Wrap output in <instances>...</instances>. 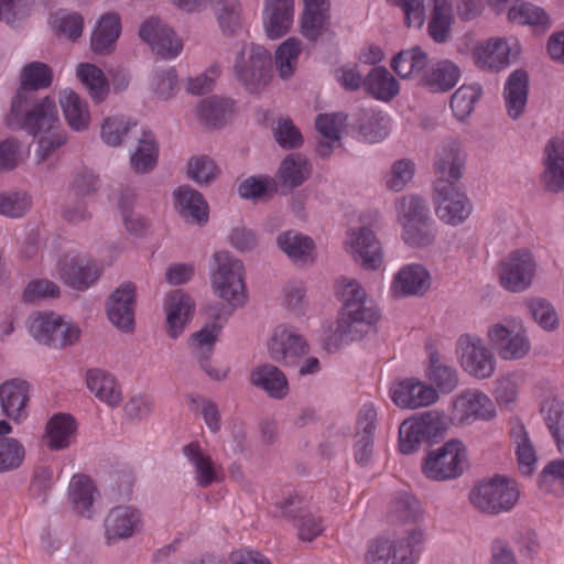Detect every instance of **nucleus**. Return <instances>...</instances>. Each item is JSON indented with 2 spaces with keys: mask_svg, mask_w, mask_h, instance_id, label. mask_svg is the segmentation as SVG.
Here are the masks:
<instances>
[{
  "mask_svg": "<svg viewBox=\"0 0 564 564\" xmlns=\"http://www.w3.org/2000/svg\"><path fill=\"white\" fill-rule=\"evenodd\" d=\"M341 297L343 308L333 336L337 345L361 339L375 328L380 318L378 308L357 281L349 280L345 284Z\"/></svg>",
  "mask_w": 564,
  "mask_h": 564,
  "instance_id": "f257e3e1",
  "label": "nucleus"
},
{
  "mask_svg": "<svg viewBox=\"0 0 564 564\" xmlns=\"http://www.w3.org/2000/svg\"><path fill=\"white\" fill-rule=\"evenodd\" d=\"M4 122L10 130H25L34 137L53 132L59 127L55 99L51 96L12 98Z\"/></svg>",
  "mask_w": 564,
  "mask_h": 564,
  "instance_id": "f03ea898",
  "label": "nucleus"
},
{
  "mask_svg": "<svg viewBox=\"0 0 564 564\" xmlns=\"http://www.w3.org/2000/svg\"><path fill=\"white\" fill-rule=\"evenodd\" d=\"M518 499L519 490L514 481L501 476L479 482L469 492L471 505L487 516L510 511Z\"/></svg>",
  "mask_w": 564,
  "mask_h": 564,
  "instance_id": "7ed1b4c3",
  "label": "nucleus"
},
{
  "mask_svg": "<svg viewBox=\"0 0 564 564\" xmlns=\"http://www.w3.org/2000/svg\"><path fill=\"white\" fill-rule=\"evenodd\" d=\"M216 269L212 272L214 293L234 306L246 303V290L242 279L243 264L229 252L220 251L214 254Z\"/></svg>",
  "mask_w": 564,
  "mask_h": 564,
  "instance_id": "20e7f679",
  "label": "nucleus"
},
{
  "mask_svg": "<svg viewBox=\"0 0 564 564\" xmlns=\"http://www.w3.org/2000/svg\"><path fill=\"white\" fill-rule=\"evenodd\" d=\"M446 427L445 415L437 411L404 420L399 427V451L404 455L413 454L422 443L436 442Z\"/></svg>",
  "mask_w": 564,
  "mask_h": 564,
  "instance_id": "39448f33",
  "label": "nucleus"
},
{
  "mask_svg": "<svg viewBox=\"0 0 564 564\" xmlns=\"http://www.w3.org/2000/svg\"><path fill=\"white\" fill-rule=\"evenodd\" d=\"M467 468L466 447L456 438L449 440L441 447L431 451L422 463V471L425 477L436 481L457 478Z\"/></svg>",
  "mask_w": 564,
  "mask_h": 564,
  "instance_id": "423d86ee",
  "label": "nucleus"
},
{
  "mask_svg": "<svg viewBox=\"0 0 564 564\" xmlns=\"http://www.w3.org/2000/svg\"><path fill=\"white\" fill-rule=\"evenodd\" d=\"M235 75L238 82L251 94L261 91L272 77V59L268 50L252 44L246 58V50L237 54Z\"/></svg>",
  "mask_w": 564,
  "mask_h": 564,
  "instance_id": "0eeeda50",
  "label": "nucleus"
},
{
  "mask_svg": "<svg viewBox=\"0 0 564 564\" xmlns=\"http://www.w3.org/2000/svg\"><path fill=\"white\" fill-rule=\"evenodd\" d=\"M29 330L37 343L55 349L74 345L80 335L78 327L65 322L53 312L31 316Z\"/></svg>",
  "mask_w": 564,
  "mask_h": 564,
  "instance_id": "6e6552de",
  "label": "nucleus"
},
{
  "mask_svg": "<svg viewBox=\"0 0 564 564\" xmlns=\"http://www.w3.org/2000/svg\"><path fill=\"white\" fill-rule=\"evenodd\" d=\"M433 198L436 215L447 225H462L473 212V204L466 193L448 180H436Z\"/></svg>",
  "mask_w": 564,
  "mask_h": 564,
  "instance_id": "1a4fd4ad",
  "label": "nucleus"
},
{
  "mask_svg": "<svg viewBox=\"0 0 564 564\" xmlns=\"http://www.w3.org/2000/svg\"><path fill=\"white\" fill-rule=\"evenodd\" d=\"M456 351L463 369L477 379L490 378L496 369L492 351L478 336L462 335L456 344Z\"/></svg>",
  "mask_w": 564,
  "mask_h": 564,
  "instance_id": "9d476101",
  "label": "nucleus"
},
{
  "mask_svg": "<svg viewBox=\"0 0 564 564\" xmlns=\"http://www.w3.org/2000/svg\"><path fill=\"white\" fill-rule=\"evenodd\" d=\"M101 268L84 254L64 256L58 261L61 280L70 289L84 292L101 276Z\"/></svg>",
  "mask_w": 564,
  "mask_h": 564,
  "instance_id": "9b49d317",
  "label": "nucleus"
},
{
  "mask_svg": "<svg viewBox=\"0 0 564 564\" xmlns=\"http://www.w3.org/2000/svg\"><path fill=\"white\" fill-rule=\"evenodd\" d=\"M534 271L535 262L529 251H513L500 263V284L510 292H522L531 285Z\"/></svg>",
  "mask_w": 564,
  "mask_h": 564,
  "instance_id": "f8f14e48",
  "label": "nucleus"
},
{
  "mask_svg": "<svg viewBox=\"0 0 564 564\" xmlns=\"http://www.w3.org/2000/svg\"><path fill=\"white\" fill-rule=\"evenodd\" d=\"M135 286L124 282L116 288L106 301L109 321L122 332H131L134 327Z\"/></svg>",
  "mask_w": 564,
  "mask_h": 564,
  "instance_id": "ddd939ff",
  "label": "nucleus"
},
{
  "mask_svg": "<svg viewBox=\"0 0 564 564\" xmlns=\"http://www.w3.org/2000/svg\"><path fill=\"white\" fill-rule=\"evenodd\" d=\"M139 36L153 52L165 58L177 56L183 47L173 30L155 17L149 18L140 25Z\"/></svg>",
  "mask_w": 564,
  "mask_h": 564,
  "instance_id": "4468645a",
  "label": "nucleus"
},
{
  "mask_svg": "<svg viewBox=\"0 0 564 564\" xmlns=\"http://www.w3.org/2000/svg\"><path fill=\"white\" fill-rule=\"evenodd\" d=\"M108 543L131 538L142 524L141 512L132 506L113 507L105 518Z\"/></svg>",
  "mask_w": 564,
  "mask_h": 564,
  "instance_id": "2eb2a0df",
  "label": "nucleus"
},
{
  "mask_svg": "<svg viewBox=\"0 0 564 564\" xmlns=\"http://www.w3.org/2000/svg\"><path fill=\"white\" fill-rule=\"evenodd\" d=\"M488 337L505 360H518L528 355L531 348L529 338L521 332H513L502 324H495L488 330Z\"/></svg>",
  "mask_w": 564,
  "mask_h": 564,
  "instance_id": "dca6fc26",
  "label": "nucleus"
},
{
  "mask_svg": "<svg viewBox=\"0 0 564 564\" xmlns=\"http://www.w3.org/2000/svg\"><path fill=\"white\" fill-rule=\"evenodd\" d=\"M268 347L271 358L284 366L294 365L297 358L308 352L306 340L288 328L276 329Z\"/></svg>",
  "mask_w": 564,
  "mask_h": 564,
  "instance_id": "f3484780",
  "label": "nucleus"
},
{
  "mask_svg": "<svg viewBox=\"0 0 564 564\" xmlns=\"http://www.w3.org/2000/svg\"><path fill=\"white\" fill-rule=\"evenodd\" d=\"M431 288V274L422 264L404 265L391 283L395 297L423 296Z\"/></svg>",
  "mask_w": 564,
  "mask_h": 564,
  "instance_id": "a211bd4d",
  "label": "nucleus"
},
{
  "mask_svg": "<svg viewBox=\"0 0 564 564\" xmlns=\"http://www.w3.org/2000/svg\"><path fill=\"white\" fill-rule=\"evenodd\" d=\"M465 159L460 142L457 139L444 140L435 154L434 169L436 174L440 175L437 180L445 178L457 183L463 176Z\"/></svg>",
  "mask_w": 564,
  "mask_h": 564,
  "instance_id": "6ab92c4d",
  "label": "nucleus"
},
{
  "mask_svg": "<svg viewBox=\"0 0 564 564\" xmlns=\"http://www.w3.org/2000/svg\"><path fill=\"white\" fill-rule=\"evenodd\" d=\"M301 33L310 42L316 43L329 29L330 3L328 0H303Z\"/></svg>",
  "mask_w": 564,
  "mask_h": 564,
  "instance_id": "aec40b11",
  "label": "nucleus"
},
{
  "mask_svg": "<svg viewBox=\"0 0 564 564\" xmlns=\"http://www.w3.org/2000/svg\"><path fill=\"white\" fill-rule=\"evenodd\" d=\"M391 398L400 408L416 409L432 404L438 395L432 387L415 379H404L391 389Z\"/></svg>",
  "mask_w": 564,
  "mask_h": 564,
  "instance_id": "412c9836",
  "label": "nucleus"
},
{
  "mask_svg": "<svg viewBox=\"0 0 564 564\" xmlns=\"http://www.w3.org/2000/svg\"><path fill=\"white\" fill-rule=\"evenodd\" d=\"M165 310L167 334L172 339H176L192 321L195 303L188 294L175 290L166 300Z\"/></svg>",
  "mask_w": 564,
  "mask_h": 564,
  "instance_id": "4be33fe9",
  "label": "nucleus"
},
{
  "mask_svg": "<svg viewBox=\"0 0 564 564\" xmlns=\"http://www.w3.org/2000/svg\"><path fill=\"white\" fill-rule=\"evenodd\" d=\"M294 17V0H265L263 26L272 40L284 36L291 29Z\"/></svg>",
  "mask_w": 564,
  "mask_h": 564,
  "instance_id": "5701e85b",
  "label": "nucleus"
},
{
  "mask_svg": "<svg viewBox=\"0 0 564 564\" xmlns=\"http://www.w3.org/2000/svg\"><path fill=\"white\" fill-rule=\"evenodd\" d=\"M351 248L355 261L366 270H376L383 262L382 246L376 234L367 227L351 235Z\"/></svg>",
  "mask_w": 564,
  "mask_h": 564,
  "instance_id": "b1692460",
  "label": "nucleus"
},
{
  "mask_svg": "<svg viewBox=\"0 0 564 564\" xmlns=\"http://www.w3.org/2000/svg\"><path fill=\"white\" fill-rule=\"evenodd\" d=\"M312 173V165L306 156L292 153L284 158L276 173L278 191L286 195L307 181Z\"/></svg>",
  "mask_w": 564,
  "mask_h": 564,
  "instance_id": "393cba45",
  "label": "nucleus"
},
{
  "mask_svg": "<svg viewBox=\"0 0 564 564\" xmlns=\"http://www.w3.org/2000/svg\"><path fill=\"white\" fill-rule=\"evenodd\" d=\"M29 391V382L19 378L7 380L1 383L0 405L2 412L14 421L25 417Z\"/></svg>",
  "mask_w": 564,
  "mask_h": 564,
  "instance_id": "a878e982",
  "label": "nucleus"
},
{
  "mask_svg": "<svg viewBox=\"0 0 564 564\" xmlns=\"http://www.w3.org/2000/svg\"><path fill=\"white\" fill-rule=\"evenodd\" d=\"M367 564H414L412 550L404 541L378 539L369 545Z\"/></svg>",
  "mask_w": 564,
  "mask_h": 564,
  "instance_id": "bb28decb",
  "label": "nucleus"
},
{
  "mask_svg": "<svg viewBox=\"0 0 564 564\" xmlns=\"http://www.w3.org/2000/svg\"><path fill=\"white\" fill-rule=\"evenodd\" d=\"M173 195L180 215L187 223L205 225L208 221V204L202 193L189 185H182Z\"/></svg>",
  "mask_w": 564,
  "mask_h": 564,
  "instance_id": "cd10ccee",
  "label": "nucleus"
},
{
  "mask_svg": "<svg viewBox=\"0 0 564 564\" xmlns=\"http://www.w3.org/2000/svg\"><path fill=\"white\" fill-rule=\"evenodd\" d=\"M529 83L528 72L523 68H518L509 75L505 84V105L508 116L513 120L519 119L525 110Z\"/></svg>",
  "mask_w": 564,
  "mask_h": 564,
  "instance_id": "c85d7f7f",
  "label": "nucleus"
},
{
  "mask_svg": "<svg viewBox=\"0 0 564 564\" xmlns=\"http://www.w3.org/2000/svg\"><path fill=\"white\" fill-rule=\"evenodd\" d=\"M544 171L542 181L545 189L552 193L564 191V143L560 138L549 141L544 150Z\"/></svg>",
  "mask_w": 564,
  "mask_h": 564,
  "instance_id": "c756f323",
  "label": "nucleus"
},
{
  "mask_svg": "<svg viewBox=\"0 0 564 564\" xmlns=\"http://www.w3.org/2000/svg\"><path fill=\"white\" fill-rule=\"evenodd\" d=\"M302 502L300 497L294 496L278 502V507L284 518L299 520L296 523L299 538L310 542L322 533L323 528L318 518L303 510Z\"/></svg>",
  "mask_w": 564,
  "mask_h": 564,
  "instance_id": "7c9ffc66",
  "label": "nucleus"
},
{
  "mask_svg": "<svg viewBox=\"0 0 564 564\" xmlns=\"http://www.w3.org/2000/svg\"><path fill=\"white\" fill-rule=\"evenodd\" d=\"M120 33V15L117 12H107L102 14L97 21L90 37L93 52L99 55H108L112 53Z\"/></svg>",
  "mask_w": 564,
  "mask_h": 564,
  "instance_id": "2f4dec72",
  "label": "nucleus"
},
{
  "mask_svg": "<svg viewBox=\"0 0 564 564\" xmlns=\"http://www.w3.org/2000/svg\"><path fill=\"white\" fill-rule=\"evenodd\" d=\"M276 245L295 264H312L315 260L314 240L299 231L288 230L280 234L276 238Z\"/></svg>",
  "mask_w": 564,
  "mask_h": 564,
  "instance_id": "473e14b6",
  "label": "nucleus"
},
{
  "mask_svg": "<svg viewBox=\"0 0 564 564\" xmlns=\"http://www.w3.org/2000/svg\"><path fill=\"white\" fill-rule=\"evenodd\" d=\"M133 141L137 147L130 155L131 169L138 174L150 173L155 169L159 159V144L154 134L141 129Z\"/></svg>",
  "mask_w": 564,
  "mask_h": 564,
  "instance_id": "72a5a7b5",
  "label": "nucleus"
},
{
  "mask_svg": "<svg viewBox=\"0 0 564 564\" xmlns=\"http://www.w3.org/2000/svg\"><path fill=\"white\" fill-rule=\"evenodd\" d=\"M53 82L52 68L42 62H31L21 72L20 86L13 98L35 97V91L48 88Z\"/></svg>",
  "mask_w": 564,
  "mask_h": 564,
  "instance_id": "f704fd0d",
  "label": "nucleus"
},
{
  "mask_svg": "<svg viewBox=\"0 0 564 564\" xmlns=\"http://www.w3.org/2000/svg\"><path fill=\"white\" fill-rule=\"evenodd\" d=\"M455 406L460 413L462 421L490 420L496 415L492 401L484 392L474 390L463 392Z\"/></svg>",
  "mask_w": 564,
  "mask_h": 564,
  "instance_id": "c9c22d12",
  "label": "nucleus"
},
{
  "mask_svg": "<svg viewBox=\"0 0 564 564\" xmlns=\"http://www.w3.org/2000/svg\"><path fill=\"white\" fill-rule=\"evenodd\" d=\"M219 330H214L210 325L206 324L200 330L192 334L191 349L194 357L199 362L200 368L213 379L220 380L221 376L218 370L212 368L209 359L214 352V346L218 339Z\"/></svg>",
  "mask_w": 564,
  "mask_h": 564,
  "instance_id": "e433bc0d",
  "label": "nucleus"
},
{
  "mask_svg": "<svg viewBox=\"0 0 564 564\" xmlns=\"http://www.w3.org/2000/svg\"><path fill=\"white\" fill-rule=\"evenodd\" d=\"M140 131L137 121L124 116H113L104 121L100 135L107 145L118 147L132 142Z\"/></svg>",
  "mask_w": 564,
  "mask_h": 564,
  "instance_id": "4c0bfd02",
  "label": "nucleus"
},
{
  "mask_svg": "<svg viewBox=\"0 0 564 564\" xmlns=\"http://www.w3.org/2000/svg\"><path fill=\"white\" fill-rule=\"evenodd\" d=\"M460 77L459 67L448 61L443 59L434 64L422 77V85L432 93H444L453 89Z\"/></svg>",
  "mask_w": 564,
  "mask_h": 564,
  "instance_id": "58836bf2",
  "label": "nucleus"
},
{
  "mask_svg": "<svg viewBox=\"0 0 564 564\" xmlns=\"http://www.w3.org/2000/svg\"><path fill=\"white\" fill-rule=\"evenodd\" d=\"M87 388L102 402L117 406L122 400L121 389L115 377L101 369H89L86 375Z\"/></svg>",
  "mask_w": 564,
  "mask_h": 564,
  "instance_id": "ea45409f",
  "label": "nucleus"
},
{
  "mask_svg": "<svg viewBox=\"0 0 564 564\" xmlns=\"http://www.w3.org/2000/svg\"><path fill=\"white\" fill-rule=\"evenodd\" d=\"M364 89L378 100L390 101L400 91L398 80L383 67H373L365 77Z\"/></svg>",
  "mask_w": 564,
  "mask_h": 564,
  "instance_id": "a19ab883",
  "label": "nucleus"
},
{
  "mask_svg": "<svg viewBox=\"0 0 564 564\" xmlns=\"http://www.w3.org/2000/svg\"><path fill=\"white\" fill-rule=\"evenodd\" d=\"M251 383L263 389L270 397L282 399L288 394L285 375L273 365H263L251 372Z\"/></svg>",
  "mask_w": 564,
  "mask_h": 564,
  "instance_id": "79ce46f5",
  "label": "nucleus"
},
{
  "mask_svg": "<svg viewBox=\"0 0 564 564\" xmlns=\"http://www.w3.org/2000/svg\"><path fill=\"white\" fill-rule=\"evenodd\" d=\"M96 487L93 481L84 475H75L69 484L68 498L73 509L80 516L90 519L94 514V495Z\"/></svg>",
  "mask_w": 564,
  "mask_h": 564,
  "instance_id": "37998d69",
  "label": "nucleus"
},
{
  "mask_svg": "<svg viewBox=\"0 0 564 564\" xmlns=\"http://www.w3.org/2000/svg\"><path fill=\"white\" fill-rule=\"evenodd\" d=\"M511 62V47L503 39H492L477 51V63L481 68L499 72Z\"/></svg>",
  "mask_w": 564,
  "mask_h": 564,
  "instance_id": "c03bdc74",
  "label": "nucleus"
},
{
  "mask_svg": "<svg viewBox=\"0 0 564 564\" xmlns=\"http://www.w3.org/2000/svg\"><path fill=\"white\" fill-rule=\"evenodd\" d=\"M59 104L68 126L75 131L87 128L89 111L87 104L74 90L64 89L59 95Z\"/></svg>",
  "mask_w": 564,
  "mask_h": 564,
  "instance_id": "a18cd8bd",
  "label": "nucleus"
},
{
  "mask_svg": "<svg viewBox=\"0 0 564 564\" xmlns=\"http://www.w3.org/2000/svg\"><path fill=\"white\" fill-rule=\"evenodd\" d=\"M75 432L76 423L72 415L65 413L55 414L46 424L48 448L53 451L67 448Z\"/></svg>",
  "mask_w": 564,
  "mask_h": 564,
  "instance_id": "49530a36",
  "label": "nucleus"
},
{
  "mask_svg": "<svg viewBox=\"0 0 564 564\" xmlns=\"http://www.w3.org/2000/svg\"><path fill=\"white\" fill-rule=\"evenodd\" d=\"M511 437L516 444V455L521 474L531 476L535 470L538 456L524 425L521 423L514 425L511 430Z\"/></svg>",
  "mask_w": 564,
  "mask_h": 564,
  "instance_id": "de8ad7c7",
  "label": "nucleus"
},
{
  "mask_svg": "<svg viewBox=\"0 0 564 564\" xmlns=\"http://www.w3.org/2000/svg\"><path fill=\"white\" fill-rule=\"evenodd\" d=\"M508 19L511 22L530 25L536 32H545L551 26L547 13L540 7L529 2L516 1L508 11Z\"/></svg>",
  "mask_w": 564,
  "mask_h": 564,
  "instance_id": "09e8293b",
  "label": "nucleus"
},
{
  "mask_svg": "<svg viewBox=\"0 0 564 564\" xmlns=\"http://www.w3.org/2000/svg\"><path fill=\"white\" fill-rule=\"evenodd\" d=\"M77 76L85 85L90 98L96 102H102L109 94V82L101 68L94 64L80 63L76 69Z\"/></svg>",
  "mask_w": 564,
  "mask_h": 564,
  "instance_id": "8fccbe9b",
  "label": "nucleus"
},
{
  "mask_svg": "<svg viewBox=\"0 0 564 564\" xmlns=\"http://www.w3.org/2000/svg\"><path fill=\"white\" fill-rule=\"evenodd\" d=\"M429 35L436 43H446L452 33V3L449 0H434Z\"/></svg>",
  "mask_w": 564,
  "mask_h": 564,
  "instance_id": "3c124183",
  "label": "nucleus"
},
{
  "mask_svg": "<svg viewBox=\"0 0 564 564\" xmlns=\"http://www.w3.org/2000/svg\"><path fill=\"white\" fill-rule=\"evenodd\" d=\"M429 56L420 46L401 51L391 61V68L401 78H409L426 68Z\"/></svg>",
  "mask_w": 564,
  "mask_h": 564,
  "instance_id": "603ef678",
  "label": "nucleus"
},
{
  "mask_svg": "<svg viewBox=\"0 0 564 564\" xmlns=\"http://www.w3.org/2000/svg\"><path fill=\"white\" fill-rule=\"evenodd\" d=\"M231 101L212 96L203 99L196 109L199 121L208 128L220 127L231 111Z\"/></svg>",
  "mask_w": 564,
  "mask_h": 564,
  "instance_id": "864d4df0",
  "label": "nucleus"
},
{
  "mask_svg": "<svg viewBox=\"0 0 564 564\" xmlns=\"http://www.w3.org/2000/svg\"><path fill=\"white\" fill-rule=\"evenodd\" d=\"M183 454L195 467L198 486L208 487L218 480L212 458L200 451L198 443L192 442L185 445Z\"/></svg>",
  "mask_w": 564,
  "mask_h": 564,
  "instance_id": "5fc2aeb1",
  "label": "nucleus"
},
{
  "mask_svg": "<svg viewBox=\"0 0 564 564\" xmlns=\"http://www.w3.org/2000/svg\"><path fill=\"white\" fill-rule=\"evenodd\" d=\"M541 413L557 451L564 455V403L558 399L546 400L542 404Z\"/></svg>",
  "mask_w": 564,
  "mask_h": 564,
  "instance_id": "6e6d98bb",
  "label": "nucleus"
},
{
  "mask_svg": "<svg viewBox=\"0 0 564 564\" xmlns=\"http://www.w3.org/2000/svg\"><path fill=\"white\" fill-rule=\"evenodd\" d=\"M398 216L402 226L430 220V208L425 198L420 195L404 196L398 202Z\"/></svg>",
  "mask_w": 564,
  "mask_h": 564,
  "instance_id": "4d7b16f0",
  "label": "nucleus"
},
{
  "mask_svg": "<svg viewBox=\"0 0 564 564\" xmlns=\"http://www.w3.org/2000/svg\"><path fill=\"white\" fill-rule=\"evenodd\" d=\"M482 89L479 85H463L451 97V108L454 116L466 119L474 110L475 104L480 99Z\"/></svg>",
  "mask_w": 564,
  "mask_h": 564,
  "instance_id": "13d9d810",
  "label": "nucleus"
},
{
  "mask_svg": "<svg viewBox=\"0 0 564 564\" xmlns=\"http://www.w3.org/2000/svg\"><path fill=\"white\" fill-rule=\"evenodd\" d=\"M429 379L443 393L452 392L458 384L456 369L441 362L437 352H432L430 356Z\"/></svg>",
  "mask_w": 564,
  "mask_h": 564,
  "instance_id": "bf43d9fd",
  "label": "nucleus"
},
{
  "mask_svg": "<svg viewBox=\"0 0 564 564\" xmlns=\"http://www.w3.org/2000/svg\"><path fill=\"white\" fill-rule=\"evenodd\" d=\"M135 477L128 466L112 468L107 478V486L113 499L117 501L128 500L132 494Z\"/></svg>",
  "mask_w": 564,
  "mask_h": 564,
  "instance_id": "052dcab7",
  "label": "nucleus"
},
{
  "mask_svg": "<svg viewBox=\"0 0 564 564\" xmlns=\"http://www.w3.org/2000/svg\"><path fill=\"white\" fill-rule=\"evenodd\" d=\"M219 172V167L208 155L193 156L187 162V177L199 186L215 182Z\"/></svg>",
  "mask_w": 564,
  "mask_h": 564,
  "instance_id": "680f3d73",
  "label": "nucleus"
},
{
  "mask_svg": "<svg viewBox=\"0 0 564 564\" xmlns=\"http://www.w3.org/2000/svg\"><path fill=\"white\" fill-rule=\"evenodd\" d=\"M302 50V43L296 37H289L275 51V65L281 78L288 79L294 73V68Z\"/></svg>",
  "mask_w": 564,
  "mask_h": 564,
  "instance_id": "e2e57ef3",
  "label": "nucleus"
},
{
  "mask_svg": "<svg viewBox=\"0 0 564 564\" xmlns=\"http://www.w3.org/2000/svg\"><path fill=\"white\" fill-rule=\"evenodd\" d=\"M50 24L58 36L76 41L82 36L84 19L77 12L67 13L65 11H57L51 15Z\"/></svg>",
  "mask_w": 564,
  "mask_h": 564,
  "instance_id": "0e129e2a",
  "label": "nucleus"
},
{
  "mask_svg": "<svg viewBox=\"0 0 564 564\" xmlns=\"http://www.w3.org/2000/svg\"><path fill=\"white\" fill-rule=\"evenodd\" d=\"M212 4L223 33H235L240 26L241 4L239 0H212Z\"/></svg>",
  "mask_w": 564,
  "mask_h": 564,
  "instance_id": "69168bd1",
  "label": "nucleus"
},
{
  "mask_svg": "<svg viewBox=\"0 0 564 564\" xmlns=\"http://www.w3.org/2000/svg\"><path fill=\"white\" fill-rule=\"evenodd\" d=\"M278 192V183L269 176H250L239 184L238 193L245 199H263Z\"/></svg>",
  "mask_w": 564,
  "mask_h": 564,
  "instance_id": "338daca9",
  "label": "nucleus"
},
{
  "mask_svg": "<svg viewBox=\"0 0 564 564\" xmlns=\"http://www.w3.org/2000/svg\"><path fill=\"white\" fill-rule=\"evenodd\" d=\"M99 188V178L90 170L84 169L75 173L68 185V198L84 199L95 194Z\"/></svg>",
  "mask_w": 564,
  "mask_h": 564,
  "instance_id": "774afa93",
  "label": "nucleus"
}]
</instances>
